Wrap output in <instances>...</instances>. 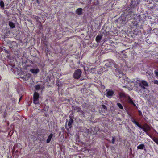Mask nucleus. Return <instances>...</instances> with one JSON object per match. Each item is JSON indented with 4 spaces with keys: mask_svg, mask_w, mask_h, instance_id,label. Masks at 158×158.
I'll list each match as a JSON object with an SVG mask.
<instances>
[{
    "mask_svg": "<svg viewBox=\"0 0 158 158\" xmlns=\"http://www.w3.org/2000/svg\"><path fill=\"white\" fill-rule=\"evenodd\" d=\"M40 88V86L39 85H36L35 89L36 90H38Z\"/></svg>",
    "mask_w": 158,
    "mask_h": 158,
    "instance_id": "26",
    "label": "nucleus"
},
{
    "mask_svg": "<svg viewBox=\"0 0 158 158\" xmlns=\"http://www.w3.org/2000/svg\"><path fill=\"white\" fill-rule=\"evenodd\" d=\"M75 110H76L77 112H80L83 113L81 109L79 107H76L75 109Z\"/></svg>",
    "mask_w": 158,
    "mask_h": 158,
    "instance_id": "16",
    "label": "nucleus"
},
{
    "mask_svg": "<svg viewBox=\"0 0 158 158\" xmlns=\"http://www.w3.org/2000/svg\"><path fill=\"white\" fill-rule=\"evenodd\" d=\"M134 18V19H135V20L137 22H139L141 19V18L140 16V15H138V16H137V19L135 17Z\"/></svg>",
    "mask_w": 158,
    "mask_h": 158,
    "instance_id": "17",
    "label": "nucleus"
},
{
    "mask_svg": "<svg viewBox=\"0 0 158 158\" xmlns=\"http://www.w3.org/2000/svg\"><path fill=\"white\" fill-rule=\"evenodd\" d=\"M39 94L36 92H35L33 95V102L34 104H37L39 103Z\"/></svg>",
    "mask_w": 158,
    "mask_h": 158,
    "instance_id": "2",
    "label": "nucleus"
},
{
    "mask_svg": "<svg viewBox=\"0 0 158 158\" xmlns=\"http://www.w3.org/2000/svg\"><path fill=\"white\" fill-rule=\"evenodd\" d=\"M114 92L113 91L110 89H107L106 90V96L110 98L113 95Z\"/></svg>",
    "mask_w": 158,
    "mask_h": 158,
    "instance_id": "4",
    "label": "nucleus"
},
{
    "mask_svg": "<svg viewBox=\"0 0 158 158\" xmlns=\"http://www.w3.org/2000/svg\"><path fill=\"white\" fill-rule=\"evenodd\" d=\"M81 73L82 72L81 70L77 69L76 70L74 73V77L77 79L79 78L81 75Z\"/></svg>",
    "mask_w": 158,
    "mask_h": 158,
    "instance_id": "3",
    "label": "nucleus"
},
{
    "mask_svg": "<svg viewBox=\"0 0 158 158\" xmlns=\"http://www.w3.org/2000/svg\"><path fill=\"white\" fill-rule=\"evenodd\" d=\"M102 39V36L101 35H98L96 38V41L97 42H99Z\"/></svg>",
    "mask_w": 158,
    "mask_h": 158,
    "instance_id": "10",
    "label": "nucleus"
},
{
    "mask_svg": "<svg viewBox=\"0 0 158 158\" xmlns=\"http://www.w3.org/2000/svg\"><path fill=\"white\" fill-rule=\"evenodd\" d=\"M138 83L139 86L143 89H145V92L147 93L149 92V90L147 88H145V87L148 86V84L147 82L144 80H139L138 81Z\"/></svg>",
    "mask_w": 158,
    "mask_h": 158,
    "instance_id": "1",
    "label": "nucleus"
},
{
    "mask_svg": "<svg viewBox=\"0 0 158 158\" xmlns=\"http://www.w3.org/2000/svg\"><path fill=\"white\" fill-rule=\"evenodd\" d=\"M128 81V83H131V82L132 81H130L129 80H127Z\"/></svg>",
    "mask_w": 158,
    "mask_h": 158,
    "instance_id": "32",
    "label": "nucleus"
},
{
    "mask_svg": "<svg viewBox=\"0 0 158 158\" xmlns=\"http://www.w3.org/2000/svg\"><path fill=\"white\" fill-rule=\"evenodd\" d=\"M0 6L2 8H4V3L2 1H1L0 2Z\"/></svg>",
    "mask_w": 158,
    "mask_h": 158,
    "instance_id": "22",
    "label": "nucleus"
},
{
    "mask_svg": "<svg viewBox=\"0 0 158 158\" xmlns=\"http://www.w3.org/2000/svg\"><path fill=\"white\" fill-rule=\"evenodd\" d=\"M127 101L129 103L135 106H136L135 104L134 103L131 98L129 96L128 97Z\"/></svg>",
    "mask_w": 158,
    "mask_h": 158,
    "instance_id": "12",
    "label": "nucleus"
},
{
    "mask_svg": "<svg viewBox=\"0 0 158 158\" xmlns=\"http://www.w3.org/2000/svg\"><path fill=\"white\" fill-rule=\"evenodd\" d=\"M97 71L99 74H100L102 73L103 72V69L102 68H100L99 69L97 70Z\"/></svg>",
    "mask_w": 158,
    "mask_h": 158,
    "instance_id": "19",
    "label": "nucleus"
},
{
    "mask_svg": "<svg viewBox=\"0 0 158 158\" xmlns=\"http://www.w3.org/2000/svg\"><path fill=\"white\" fill-rule=\"evenodd\" d=\"M117 105L118 106L119 108L121 109H123V107L122 104L119 103H118Z\"/></svg>",
    "mask_w": 158,
    "mask_h": 158,
    "instance_id": "23",
    "label": "nucleus"
},
{
    "mask_svg": "<svg viewBox=\"0 0 158 158\" xmlns=\"http://www.w3.org/2000/svg\"><path fill=\"white\" fill-rule=\"evenodd\" d=\"M153 82L155 84L158 85V80H154L153 81Z\"/></svg>",
    "mask_w": 158,
    "mask_h": 158,
    "instance_id": "29",
    "label": "nucleus"
},
{
    "mask_svg": "<svg viewBox=\"0 0 158 158\" xmlns=\"http://www.w3.org/2000/svg\"><path fill=\"white\" fill-rule=\"evenodd\" d=\"M141 128L142 129L143 131L146 133L147 134H148L147 132L150 130L149 126L147 124L144 125L143 127H141Z\"/></svg>",
    "mask_w": 158,
    "mask_h": 158,
    "instance_id": "6",
    "label": "nucleus"
},
{
    "mask_svg": "<svg viewBox=\"0 0 158 158\" xmlns=\"http://www.w3.org/2000/svg\"><path fill=\"white\" fill-rule=\"evenodd\" d=\"M145 147L144 144H141L138 146L137 147L138 149H143Z\"/></svg>",
    "mask_w": 158,
    "mask_h": 158,
    "instance_id": "15",
    "label": "nucleus"
},
{
    "mask_svg": "<svg viewBox=\"0 0 158 158\" xmlns=\"http://www.w3.org/2000/svg\"><path fill=\"white\" fill-rule=\"evenodd\" d=\"M152 139L155 143L158 145V138H152Z\"/></svg>",
    "mask_w": 158,
    "mask_h": 158,
    "instance_id": "21",
    "label": "nucleus"
},
{
    "mask_svg": "<svg viewBox=\"0 0 158 158\" xmlns=\"http://www.w3.org/2000/svg\"><path fill=\"white\" fill-rule=\"evenodd\" d=\"M67 120L66 123H67Z\"/></svg>",
    "mask_w": 158,
    "mask_h": 158,
    "instance_id": "34",
    "label": "nucleus"
},
{
    "mask_svg": "<svg viewBox=\"0 0 158 158\" xmlns=\"http://www.w3.org/2000/svg\"><path fill=\"white\" fill-rule=\"evenodd\" d=\"M115 140V138L114 137H113L112 139V144H114V143Z\"/></svg>",
    "mask_w": 158,
    "mask_h": 158,
    "instance_id": "27",
    "label": "nucleus"
},
{
    "mask_svg": "<svg viewBox=\"0 0 158 158\" xmlns=\"http://www.w3.org/2000/svg\"><path fill=\"white\" fill-rule=\"evenodd\" d=\"M9 25L11 28H14L15 27L14 23L11 22H9Z\"/></svg>",
    "mask_w": 158,
    "mask_h": 158,
    "instance_id": "14",
    "label": "nucleus"
},
{
    "mask_svg": "<svg viewBox=\"0 0 158 158\" xmlns=\"http://www.w3.org/2000/svg\"><path fill=\"white\" fill-rule=\"evenodd\" d=\"M120 96L123 97L125 96V94L124 93H121L120 94Z\"/></svg>",
    "mask_w": 158,
    "mask_h": 158,
    "instance_id": "28",
    "label": "nucleus"
},
{
    "mask_svg": "<svg viewBox=\"0 0 158 158\" xmlns=\"http://www.w3.org/2000/svg\"><path fill=\"white\" fill-rule=\"evenodd\" d=\"M21 98H22V97H21L20 98H19V101L21 100Z\"/></svg>",
    "mask_w": 158,
    "mask_h": 158,
    "instance_id": "33",
    "label": "nucleus"
},
{
    "mask_svg": "<svg viewBox=\"0 0 158 158\" xmlns=\"http://www.w3.org/2000/svg\"><path fill=\"white\" fill-rule=\"evenodd\" d=\"M73 120L71 118H70L69 121L68 122L67 124H66L65 127L66 129L71 128L72 127V124L73 123Z\"/></svg>",
    "mask_w": 158,
    "mask_h": 158,
    "instance_id": "9",
    "label": "nucleus"
},
{
    "mask_svg": "<svg viewBox=\"0 0 158 158\" xmlns=\"http://www.w3.org/2000/svg\"><path fill=\"white\" fill-rule=\"evenodd\" d=\"M91 72L92 73H96V68L95 67L92 68L90 69Z\"/></svg>",
    "mask_w": 158,
    "mask_h": 158,
    "instance_id": "20",
    "label": "nucleus"
},
{
    "mask_svg": "<svg viewBox=\"0 0 158 158\" xmlns=\"http://www.w3.org/2000/svg\"><path fill=\"white\" fill-rule=\"evenodd\" d=\"M154 72L156 77L158 79V71L155 70Z\"/></svg>",
    "mask_w": 158,
    "mask_h": 158,
    "instance_id": "24",
    "label": "nucleus"
},
{
    "mask_svg": "<svg viewBox=\"0 0 158 158\" xmlns=\"http://www.w3.org/2000/svg\"><path fill=\"white\" fill-rule=\"evenodd\" d=\"M30 74H27L26 76H27L28 77H30Z\"/></svg>",
    "mask_w": 158,
    "mask_h": 158,
    "instance_id": "31",
    "label": "nucleus"
},
{
    "mask_svg": "<svg viewBox=\"0 0 158 158\" xmlns=\"http://www.w3.org/2000/svg\"><path fill=\"white\" fill-rule=\"evenodd\" d=\"M115 71L116 72V74L117 76L120 78L123 77V75L120 70L119 69H115Z\"/></svg>",
    "mask_w": 158,
    "mask_h": 158,
    "instance_id": "8",
    "label": "nucleus"
},
{
    "mask_svg": "<svg viewBox=\"0 0 158 158\" xmlns=\"http://www.w3.org/2000/svg\"><path fill=\"white\" fill-rule=\"evenodd\" d=\"M131 121L133 122L135 124L137 125L139 127L141 128V126L138 123L136 122L134 119L133 118H132Z\"/></svg>",
    "mask_w": 158,
    "mask_h": 158,
    "instance_id": "11",
    "label": "nucleus"
},
{
    "mask_svg": "<svg viewBox=\"0 0 158 158\" xmlns=\"http://www.w3.org/2000/svg\"><path fill=\"white\" fill-rule=\"evenodd\" d=\"M30 71L33 74H36L40 72L39 69L37 68H35L31 69Z\"/></svg>",
    "mask_w": 158,
    "mask_h": 158,
    "instance_id": "7",
    "label": "nucleus"
},
{
    "mask_svg": "<svg viewBox=\"0 0 158 158\" xmlns=\"http://www.w3.org/2000/svg\"><path fill=\"white\" fill-rule=\"evenodd\" d=\"M102 107L104 109H106V106L104 105H102Z\"/></svg>",
    "mask_w": 158,
    "mask_h": 158,
    "instance_id": "30",
    "label": "nucleus"
},
{
    "mask_svg": "<svg viewBox=\"0 0 158 158\" xmlns=\"http://www.w3.org/2000/svg\"><path fill=\"white\" fill-rule=\"evenodd\" d=\"M52 136L53 135L52 134H50V135L48 136L47 140L46 142L47 143H49L50 142Z\"/></svg>",
    "mask_w": 158,
    "mask_h": 158,
    "instance_id": "13",
    "label": "nucleus"
},
{
    "mask_svg": "<svg viewBox=\"0 0 158 158\" xmlns=\"http://www.w3.org/2000/svg\"><path fill=\"white\" fill-rule=\"evenodd\" d=\"M76 13L78 15H81L82 13V9L81 8H78L76 10Z\"/></svg>",
    "mask_w": 158,
    "mask_h": 158,
    "instance_id": "18",
    "label": "nucleus"
},
{
    "mask_svg": "<svg viewBox=\"0 0 158 158\" xmlns=\"http://www.w3.org/2000/svg\"><path fill=\"white\" fill-rule=\"evenodd\" d=\"M112 66H114L115 68L117 69H118V66L117 64H115V63L114 61V63L113 64Z\"/></svg>",
    "mask_w": 158,
    "mask_h": 158,
    "instance_id": "25",
    "label": "nucleus"
},
{
    "mask_svg": "<svg viewBox=\"0 0 158 158\" xmlns=\"http://www.w3.org/2000/svg\"><path fill=\"white\" fill-rule=\"evenodd\" d=\"M114 63V61L112 60H109L106 61L105 66L107 67H112Z\"/></svg>",
    "mask_w": 158,
    "mask_h": 158,
    "instance_id": "5",
    "label": "nucleus"
}]
</instances>
